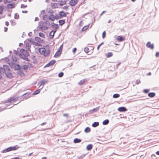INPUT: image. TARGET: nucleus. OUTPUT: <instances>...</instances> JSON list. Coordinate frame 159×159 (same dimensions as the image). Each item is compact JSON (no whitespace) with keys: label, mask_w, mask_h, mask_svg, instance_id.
Masks as SVG:
<instances>
[{"label":"nucleus","mask_w":159,"mask_h":159,"mask_svg":"<svg viewBox=\"0 0 159 159\" xmlns=\"http://www.w3.org/2000/svg\"><path fill=\"white\" fill-rule=\"evenodd\" d=\"M28 51V50H25L23 53L21 54V58L27 61H29L30 60L27 57L29 56L30 54Z\"/></svg>","instance_id":"1"},{"label":"nucleus","mask_w":159,"mask_h":159,"mask_svg":"<svg viewBox=\"0 0 159 159\" xmlns=\"http://www.w3.org/2000/svg\"><path fill=\"white\" fill-rule=\"evenodd\" d=\"M8 64L11 68L14 67L15 70H19L20 69V65L15 64L13 61H11V62H9Z\"/></svg>","instance_id":"2"},{"label":"nucleus","mask_w":159,"mask_h":159,"mask_svg":"<svg viewBox=\"0 0 159 159\" xmlns=\"http://www.w3.org/2000/svg\"><path fill=\"white\" fill-rule=\"evenodd\" d=\"M47 23L44 22L43 21H40L39 23V26L38 28L40 30H47L48 28L45 26Z\"/></svg>","instance_id":"3"},{"label":"nucleus","mask_w":159,"mask_h":159,"mask_svg":"<svg viewBox=\"0 0 159 159\" xmlns=\"http://www.w3.org/2000/svg\"><path fill=\"white\" fill-rule=\"evenodd\" d=\"M17 146L14 147H10L4 149L1 151L2 153H5L6 152H9L11 151L15 150H17L18 148V147H16Z\"/></svg>","instance_id":"4"},{"label":"nucleus","mask_w":159,"mask_h":159,"mask_svg":"<svg viewBox=\"0 0 159 159\" xmlns=\"http://www.w3.org/2000/svg\"><path fill=\"white\" fill-rule=\"evenodd\" d=\"M5 74L7 77L9 78H11L12 77V74L11 73L10 70L5 72Z\"/></svg>","instance_id":"5"},{"label":"nucleus","mask_w":159,"mask_h":159,"mask_svg":"<svg viewBox=\"0 0 159 159\" xmlns=\"http://www.w3.org/2000/svg\"><path fill=\"white\" fill-rule=\"evenodd\" d=\"M118 111L121 112H125L127 110V109L125 107H119L118 109Z\"/></svg>","instance_id":"6"},{"label":"nucleus","mask_w":159,"mask_h":159,"mask_svg":"<svg viewBox=\"0 0 159 159\" xmlns=\"http://www.w3.org/2000/svg\"><path fill=\"white\" fill-rule=\"evenodd\" d=\"M77 0H71L69 2L70 5L71 6H75L77 3Z\"/></svg>","instance_id":"7"},{"label":"nucleus","mask_w":159,"mask_h":159,"mask_svg":"<svg viewBox=\"0 0 159 159\" xmlns=\"http://www.w3.org/2000/svg\"><path fill=\"white\" fill-rule=\"evenodd\" d=\"M146 47L148 48H149L151 49L154 48V45L153 44H151L150 42H148L146 43Z\"/></svg>","instance_id":"8"},{"label":"nucleus","mask_w":159,"mask_h":159,"mask_svg":"<svg viewBox=\"0 0 159 159\" xmlns=\"http://www.w3.org/2000/svg\"><path fill=\"white\" fill-rule=\"evenodd\" d=\"M15 7V4L14 3H9L7 5V8L8 9H12Z\"/></svg>","instance_id":"9"},{"label":"nucleus","mask_w":159,"mask_h":159,"mask_svg":"<svg viewBox=\"0 0 159 159\" xmlns=\"http://www.w3.org/2000/svg\"><path fill=\"white\" fill-rule=\"evenodd\" d=\"M17 99V97H13L12 98H10L8 99L7 100H6L5 101V102L6 103L10 102L13 101H16Z\"/></svg>","instance_id":"10"},{"label":"nucleus","mask_w":159,"mask_h":159,"mask_svg":"<svg viewBox=\"0 0 159 159\" xmlns=\"http://www.w3.org/2000/svg\"><path fill=\"white\" fill-rule=\"evenodd\" d=\"M39 51L41 54L43 55L44 52L46 51V49L44 48H40L39 49Z\"/></svg>","instance_id":"11"},{"label":"nucleus","mask_w":159,"mask_h":159,"mask_svg":"<svg viewBox=\"0 0 159 159\" xmlns=\"http://www.w3.org/2000/svg\"><path fill=\"white\" fill-rule=\"evenodd\" d=\"M56 30L55 31L52 30L50 32L49 35L51 36L50 38L51 39H52L53 38L55 33H56Z\"/></svg>","instance_id":"12"},{"label":"nucleus","mask_w":159,"mask_h":159,"mask_svg":"<svg viewBox=\"0 0 159 159\" xmlns=\"http://www.w3.org/2000/svg\"><path fill=\"white\" fill-rule=\"evenodd\" d=\"M3 68L4 71L6 72L10 70V67L7 65H4L3 66Z\"/></svg>","instance_id":"13"},{"label":"nucleus","mask_w":159,"mask_h":159,"mask_svg":"<svg viewBox=\"0 0 159 159\" xmlns=\"http://www.w3.org/2000/svg\"><path fill=\"white\" fill-rule=\"evenodd\" d=\"M87 81V79H84L80 80V82L78 83V84L80 85H82L86 83Z\"/></svg>","instance_id":"14"},{"label":"nucleus","mask_w":159,"mask_h":159,"mask_svg":"<svg viewBox=\"0 0 159 159\" xmlns=\"http://www.w3.org/2000/svg\"><path fill=\"white\" fill-rule=\"evenodd\" d=\"M34 39L36 41L40 43H43V40L38 37H35Z\"/></svg>","instance_id":"15"},{"label":"nucleus","mask_w":159,"mask_h":159,"mask_svg":"<svg viewBox=\"0 0 159 159\" xmlns=\"http://www.w3.org/2000/svg\"><path fill=\"white\" fill-rule=\"evenodd\" d=\"M61 52L60 51H57L54 55V57H59L61 55Z\"/></svg>","instance_id":"16"},{"label":"nucleus","mask_w":159,"mask_h":159,"mask_svg":"<svg viewBox=\"0 0 159 159\" xmlns=\"http://www.w3.org/2000/svg\"><path fill=\"white\" fill-rule=\"evenodd\" d=\"M52 26L53 27H54L56 29H58L59 26L57 24H55L54 23H53L52 25Z\"/></svg>","instance_id":"17"},{"label":"nucleus","mask_w":159,"mask_h":159,"mask_svg":"<svg viewBox=\"0 0 159 159\" xmlns=\"http://www.w3.org/2000/svg\"><path fill=\"white\" fill-rule=\"evenodd\" d=\"M49 19L52 21H54L55 20V16L53 14H51L49 17Z\"/></svg>","instance_id":"18"},{"label":"nucleus","mask_w":159,"mask_h":159,"mask_svg":"<svg viewBox=\"0 0 159 159\" xmlns=\"http://www.w3.org/2000/svg\"><path fill=\"white\" fill-rule=\"evenodd\" d=\"M50 53V50H49L46 49V51L44 52V53L43 54V55L44 56L47 57Z\"/></svg>","instance_id":"19"},{"label":"nucleus","mask_w":159,"mask_h":159,"mask_svg":"<svg viewBox=\"0 0 159 159\" xmlns=\"http://www.w3.org/2000/svg\"><path fill=\"white\" fill-rule=\"evenodd\" d=\"M59 15L62 17L66 16V14L63 11H61L59 12Z\"/></svg>","instance_id":"20"},{"label":"nucleus","mask_w":159,"mask_h":159,"mask_svg":"<svg viewBox=\"0 0 159 159\" xmlns=\"http://www.w3.org/2000/svg\"><path fill=\"white\" fill-rule=\"evenodd\" d=\"M58 22L59 23V25H62L65 23V20H59Z\"/></svg>","instance_id":"21"},{"label":"nucleus","mask_w":159,"mask_h":159,"mask_svg":"<svg viewBox=\"0 0 159 159\" xmlns=\"http://www.w3.org/2000/svg\"><path fill=\"white\" fill-rule=\"evenodd\" d=\"M93 148V145L91 144L88 145L86 147V149L88 150H90L92 149Z\"/></svg>","instance_id":"22"},{"label":"nucleus","mask_w":159,"mask_h":159,"mask_svg":"<svg viewBox=\"0 0 159 159\" xmlns=\"http://www.w3.org/2000/svg\"><path fill=\"white\" fill-rule=\"evenodd\" d=\"M81 141V140L78 138H75L74 140V142L75 143H80Z\"/></svg>","instance_id":"23"},{"label":"nucleus","mask_w":159,"mask_h":159,"mask_svg":"<svg viewBox=\"0 0 159 159\" xmlns=\"http://www.w3.org/2000/svg\"><path fill=\"white\" fill-rule=\"evenodd\" d=\"M117 39L120 41H122L125 40V39L121 36H118L117 37Z\"/></svg>","instance_id":"24"},{"label":"nucleus","mask_w":159,"mask_h":159,"mask_svg":"<svg viewBox=\"0 0 159 159\" xmlns=\"http://www.w3.org/2000/svg\"><path fill=\"white\" fill-rule=\"evenodd\" d=\"M17 74L21 76H23L25 75L24 73L23 72V71L20 70H19L18 72H17Z\"/></svg>","instance_id":"25"},{"label":"nucleus","mask_w":159,"mask_h":159,"mask_svg":"<svg viewBox=\"0 0 159 159\" xmlns=\"http://www.w3.org/2000/svg\"><path fill=\"white\" fill-rule=\"evenodd\" d=\"M99 125V123L98 122H95L92 125V126L93 127H96Z\"/></svg>","instance_id":"26"},{"label":"nucleus","mask_w":159,"mask_h":159,"mask_svg":"<svg viewBox=\"0 0 159 159\" xmlns=\"http://www.w3.org/2000/svg\"><path fill=\"white\" fill-rule=\"evenodd\" d=\"M109 120L108 119H106L102 122V124L104 125H107L109 123Z\"/></svg>","instance_id":"27"},{"label":"nucleus","mask_w":159,"mask_h":159,"mask_svg":"<svg viewBox=\"0 0 159 159\" xmlns=\"http://www.w3.org/2000/svg\"><path fill=\"white\" fill-rule=\"evenodd\" d=\"M29 95L30 94L28 93H26L23 94L22 95V96L23 98H25V99H26L27 98H29Z\"/></svg>","instance_id":"28"},{"label":"nucleus","mask_w":159,"mask_h":159,"mask_svg":"<svg viewBox=\"0 0 159 159\" xmlns=\"http://www.w3.org/2000/svg\"><path fill=\"white\" fill-rule=\"evenodd\" d=\"M155 93H148V96L152 98L155 96Z\"/></svg>","instance_id":"29"},{"label":"nucleus","mask_w":159,"mask_h":159,"mask_svg":"<svg viewBox=\"0 0 159 159\" xmlns=\"http://www.w3.org/2000/svg\"><path fill=\"white\" fill-rule=\"evenodd\" d=\"M40 81L42 83V84L43 85V87L42 88V89L43 88V85L48 82V81L46 80H42L41 81Z\"/></svg>","instance_id":"30"},{"label":"nucleus","mask_w":159,"mask_h":159,"mask_svg":"<svg viewBox=\"0 0 159 159\" xmlns=\"http://www.w3.org/2000/svg\"><path fill=\"white\" fill-rule=\"evenodd\" d=\"M31 46L29 43H26V47L27 48L28 51L30 50V48Z\"/></svg>","instance_id":"31"},{"label":"nucleus","mask_w":159,"mask_h":159,"mask_svg":"<svg viewBox=\"0 0 159 159\" xmlns=\"http://www.w3.org/2000/svg\"><path fill=\"white\" fill-rule=\"evenodd\" d=\"M84 131L86 133H89L90 131V129L89 127H87L85 128Z\"/></svg>","instance_id":"32"},{"label":"nucleus","mask_w":159,"mask_h":159,"mask_svg":"<svg viewBox=\"0 0 159 159\" xmlns=\"http://www.w3.org/2000/svg\"><path fill=\"white\" fill-rule=\"evenodd\" d=\"M40 91V89H37L35 90L33 93V95H35L39 93Z\"/></svg>","instance_id":"33"},{"label":"nucleus","mask_w":159,"mask_h":159,"mask_svg":"<svg viewBox=\"0 0 159 159\" xmlns=\"http://www.w3.org/2000/svg\"><path fill=\"white\" fill-rule=\"evenodd\" d=\"M113 55V53L112 52H108L107 55H106V57L107 58H109L112 57Z\"/></svg>","instance_id":"34"},{"label":"nucleus","mask_w":159,"mask_h":159,"mask_svg":"<svg viewBox=\"0 0 159 159\" xmlns=\"http://www.w3.org/2000/svg\"><path fill=\"white\" fill-rule=\"evenodd\" d=\"M15 52V53L17 55H18L21 58V54H20V53L18 51H17L16 50L14 51Z\"/></svg>","instance_id":"35"},{"label":"nucleus","mask_w":159,"mask_h":159,"mask_svg":"<svg viewBox=\"0 0 159 159\" xmlns=\"http://www.w3.org/2000/svg\"><path fill=\"white\" fill-rule=\"evenodd\" d=\"M56 62V61L55 60H53L49 62V64L51 65V66H52Z\"/></svg>","instance_id":"36"},{"label":"nucleus","mask_w":159,"mask_h":159,"mask_svg":"<svg viewBox=\"0 0 159 159\" xmlns=\"http://www.w3.org/2000/svg\"><path fill=\"white\" fill-rule=\"evenodd\" d=\"M120 96V95L119 94L116 93L115 94L113 95V97L114 98H119Z\"/></svg>","instance_id":"37"},{"label":"nucleus","mask_w":159,"mask_h":159,"mask_svg":"<svg viewBox=\"0 0 159 159\" xmlns=\"http://www.w3.org/2000/svg\"><path fill=\"white\" fill-rule=\"evenodd\" d=\"M89 25H88L86 26H84L82 29V31H85V30H87V28L89 27Z\"/></svg>","instance_id":"38"},{"label":"nucleus","mask_w":159,"mask_h":159,"mask_svg":"<svg viewBox=\"0 0 159 159\" xmlns=\"http://www.w3.org/2000/svg\"><path fill=\"white\" fill-rule=\"evenodd\" d=\"M6 71H4L3 67H0V73L2 74V73H5Z\"/></svg>","instance_id":"39"},{"label":"nucleus","mask_w":159,"mask_h":159,"mask_svg":"<svg viewBox=\"0 0 159 159\" xmlns=\"http://www.w3.org/2000/svg\"><path fill=\"white\" fill-rule=\"evenodd\" d=\"M39 36L41 38H45V35L42 32H40L39 33Z\"/></svg>","instance_id":"40"},{"label":"nucleus","mask_w":159,"mask_h":159,"mask_svg":"<svg viewBox=\"0 0 159 159\" xmlns=\"http://www.w3.org/2000/svg\"><path fill=\"white\" fill-rule=\"evenodd\" d=\"M61 18V16H60L59 15H57L55 16V19L56 20H58L59 19H60Z\"/></svg>","instance_id":"41"},{"label":"nucleus","mask_w":159,"mask_h":159,"mask_svg":"<svg viewBox=\"0 0 159 159\" xmlns=\"http://www.w3.org/2000/svg\"><path fill=\"white\" fill-rule=\"evenodd\" d=\"M28 68V66L27 65H25L23 66V67L22 68L24 70H26Z\"/></svg>","instance_id":"42"},{"label":"nucleus","mask_w":159,"mask_h":159,"mask_svg":"<svg viewBox=\"0 0 159 159\" xmlns=\"http://www.w3.org/2000/svg\"><path fill=\"white\" fill-rule=\"evenodd\" d=\"M66 2H65V1L64 2L61 1L60 2L59 5L61 6H63V5L66 4Z\"/></svg>","instance_id":"43"},{"label":"nucleus","mask_w":159,"mask_h":159,"mask_svg":"<svg viewBox=\"0 0 159 159\" xmlns=\"http://www.w3.org/2000/svg\"><path fill=\"white\" fill-rule=\"evenodd\" d=\"M64 75V73L63 72H60L58 75V76L59 77H62Z\"/></svg>","instance_id":"44"},{"label":"nucleus","mask_w":159,"mask_h":159,"mask_svg":"<svg viewBox=\"0 0 159 159\" xmlns=\"http://www.w3.org/2000/svg\"><path fill=\"white\" fill-rule=\"evenodd\" d=\"M48 13L52 14L54 13V11L52 10L49 9V10L48 11Z\"/></svg>","instance_id":"45"},{"label":"nucleus","mask_w":159,"mask_h":159,"mask_svg":"<svg viewBox=\"0 0 159 159\" xmlns=\"http://www.w3.org/2000/svg\"><path fill=\"white\" fill-rule=\"evenodd\" d=\"M3 8L2 6H0V15L2 14L3 13Z\"/></svg>","instance_id":"46"},{"label":"nucleus","mask_w":159,"mask_h":159,"mask_svg":"<svg viewBox=\"0 0 159 159\" xmlns=\"http://www.w3.org/2000/svg\"><path fill=\"white\" fill-rule=\"evenodd\" d=\"M42 18L43 19V20H46L47 19V15H44L43 16V17H42Z\"/></svg>","instance_id":"47"},{"label":"nucleus","mask_w":159,"mask_h":159,"mask_svg":"<svg viewBox=\"0 0 159 159\" xmlns=\"http://www.w3.org/2000/svg\"><path fill=\"white\" fill-rule=\"evenodd\" d=\"M106 33L105 31H104L102 33V38L103 39L106 36Z\"/></svg>","instance_id":"48"},{"label":"nucleus","mask_w":159,"mask_h":159,"mask_svg":"<svg viewBox=\"0 0 159 159\" xmlns=\"http://www.w3.org/2000/svg\"><path fill=\"white\" fill-rule=\"evenodd\" d=\"M89 48H88L86 47L84 49V51L86 53H87L89 52Z\"/></svg>","instance_id":"49"},{"label":"nucleus","mask_w":159,"mask_h":159,"mask_svg":"<svg viewBox=\"0 0 159 159\" xmlns=\"http://www.w3.org/2000/svg\"><path fill=\"white\" fill-rule=\"evenodd\" d=\"M27 7V6L26 5H25L24 4H21V5L20 8H25L26 7Z\"/></svg>","instance_id":"50"},{"label":"nucleus","mask_w":159,"mask_h":159,"mask_svg":"<svg viewBox=\"0 0 159 159\" xmlns=\"http://www.w3.org/2000/svg\"><path fill=\"white\" fill-rule=\"evenodd\" d=\"M12 60L13 61H17V58L15 56L12 57Z\"/></svg>","instance_id":"51"},{"label":"nucleus","mask_w":159,"mask_h":159,"mask_svg":"<svg viewBox=\"0 0 159 159\" xmlns=\"http://www.w3.org/2000/svg\"><path fill=\"white\" fill-rule=\"evenodd\" d=\"M62 48H63V45L62 44L61 45V46L59 47L58 50L60 51L61 52L62 51Z\"/></svg>","instance_id":"52"},{"label":"nucleus","mask_w":159,"mask_h":159,"mask_svg":"<svg viewBox=\"0 0 159 159\" xmlns=\"http://www.w3.org/2000/svg\"><path fill=\"white\" fill-rule=\"evenodd\" d=\"M14 18L16 19H18L19 18V16L16 13L15 14Z\"/></svg>","instance_id":"53"},{"label":"nucleus","mask_w":159,"mask_h":159,"mask_svg":"<svg viewBox=\"0 0 159 159\" xmlns=\"http://www.w3.org/2000/svg\"><path fill=\"white\" fill-rule=\"evenodd\" d=\"M149 90L148 89H145L143 90V92L145 93H148Z\"/></svg>","instance_id":"54"},{"label":"nucleus","mask_w":159,"mask_h":159,"mask_svg":"<svg viewBox=\"0 0 159 159\" xmlns=\"http://www.w3.org/2000/svg\"><path fill=\"white\" fill-rule=\"evenodd\" d=\"M98 108H95L93 109L92 111H93V112H96V111H98Z\"/></svg>","instance_id":"55"},{"label":"nucleus","mask_w":159,"mask_h":159,"mask_svg":"<svg viewBox=\"0 0 159 159\" xmlns=\"http://www.w3.org/2000/svg\"><path fill=\"white\" fill-rule=\"evenodd\" d=\"M25 50L24 49L21 48L20 49V54H22V53H23V52L25 51Z\"/></svg>","instance_id":"56"},{"label":"nucleus","mask_w":159,"mask_h":159,"mask_svg":"<svg viewBox=\"0 0 159 159\" xmlns=\"http://www.w3.org/2000/svg\"><path fill=\"white\" fill-rule=\"evenodd\" d=\"M42 85H43L42 84V83L40 81L38 83V86H39V87L41 86Z\"/></svg>","instance_id":"57"},{"label":"nucleus","mask_w":159,"mask_h":159,"mask_svg":"<svg viewBox=\"0 0 159 159\" xmlns=\"http://www.w3.org/2000/svg\"><path fill=\"white\" fill-rule=\"evenodd\" d=\"M33 63L34 64H36L37 63V61L36 59H33Z\"/></svg>","instance_id":"58"},{"label":"nucleus","mask_w":159,"mask_h":159,"mask_svg":"<svg viewBox=\"0 0 159 159\" xmlns=\"http://www.w3.org/2000/svg\"><path fill=\"white\" fill-rule=\"evenodd\" d=\"M45 11L44 10H42L41 11L40 14L43 15L45 13Z\"/></svg>","instance_id":"59"},{"label":"nucleus","mask_w":159,"mask_h":159,"mask_svg":"<svg viewBox=\"0 0 159 159\" xmlns=\"http://www.w3.org/2000/svg\"><path fill=\"white\" fill-rule=\"evenodd\" d=\"M155 56L156 57H159V52H156L155 54Z\"/></svg>","instance_id":"60"},{"label":"nucleus","mask_w":159,"mask_h":159,"mask_svg":"<svg viewBox=\"0 0 159 159\" xmlns=\"http://www.w3.org/2000/svg\"><path fill=\"white\" fill-rule=\"evenodd\" d=\"M51 65L49 64V62L48 63L46 66H45L44 67V68L49 67L50 66H51Z\"/></svg>","instance_id":"61"},{"label":"nucleus","mask_w":159,"mask_h":159,"mask_svg":"<svg viewBox=\"0 0 159 159\" xmlns=\"http://www.w3.org/2000/svg\"><path fill=\"white\" fill-rule=\"evenodd\" d=\"M27 64L28 65V66H30V68H32L33 67V66L31 63L28 62L27 63Z\"/></svg>","instance_id":"62"},{"label":"nucleus","mask_w":159,"mask_h":159,"mask_svg":"<svg viewBox=\"0 0 159 159\" xmlns=\"http://www.w3.org/2000/svg\"><path fill=\"white\" fill-rule=\"evenodd\" d=\"M77 50V49L76 48H75L73 49H72V52L74 53Z\"/></svg>","instance_id":"63"},{"label":"nucleus","mask_w":159,"mask_h":159,"mask_svg":"<svg viewBox=\"0 0 159 159\" xmlns=\"http://www.w3.org/2000/svg\"><path fill=\"white\" fill-rule=\"evenodd\" d=\"M68 8V6H64L63 7V9H66V10H67V9Z\"/></svg>","instance_id":"64"}]
</instances>
